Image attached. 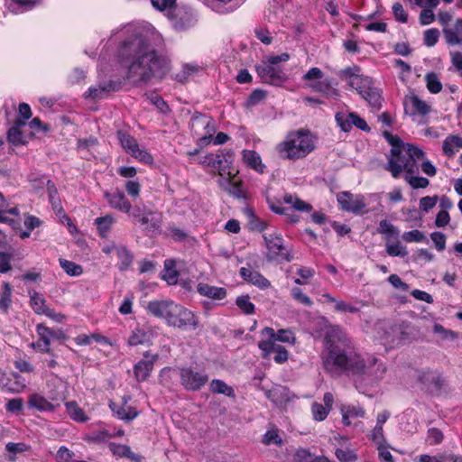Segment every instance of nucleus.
Masks as SVG:
<instances>
[{
	"label": "nucleus",
	"mask_w": 462,
	"mask_h": 462,
	"mask_svg": "<svg viewBox=\"0 0 462 462\" xmlns=\"http://www.w3.org/2000/svg\"><path fill=\"white\" fill-rule=\"evenodd\" d=\"M125 32L127 36L118 47L117 57L126 79L137 84L162 78L170 69V60L160 52L165 45L162 35L153 27L127 28Z\"/></svg>",
	"instance_id": "obj_1"
},
{
	"label": "nucleus",
	"mask_w": 462,
	"mask_h": 462,
	"mask_svg": "<svg viewBox=\"0 0 462 462\" xmlns=\"http://www.w3.org/2000/svg\"><path fill=\"white\" fill-rule=\"evenodd\" d=\"M321 359L324 370L335 377L347 374L379 380L386 373V366L376 357L356 354L350 338L338 326L327 332Z\"/></svg>",
	"instance_id": "obj_2"
},
{
	"label": "nucleus",
	"mask_w": 462,
	"mask_h": 462,
	"mask_svg": "<svg viewBox=\"0 0 462 462\" xmlns=\"http://www.w3.org/2000/svg\"><path fill=\"white\" fill-rule=\"evenodd\" d=\"M425 156V152L420 147L406 143L402 147L391 149L384 169L390 171L394 179L399 178L402 172L418 173L419 162Z\"/></svg>",
	"instance_id": "obj_3"
},
{
	"label": "nucleus",
	"mask_w": 462,
	"mask_h": 462,
	"mask_svg": "<svg viewBox=\"0 0 462 462\" xmlns=\"http://www.w3.org/2000/svg\"><path fill=\"white\" fill-rule=\"evenodd\" d=\"M316 148V138L309 130L290 132L276 146L279 156L284 160L297 161L306 158Z\"/></svg>",
	"instance_id": "obj_4"
},
{
	"label": "nucleus",
	"mask_w": 462,
	"mask_h": 462,
	"mask_svg": "<svg viewBox=\"0 0 462 462\" xmlns=\"http://www.w3.org/2000/svg\"><path fill=\"white\" fill-rule=\"evenodd\" d=\"M290 55L286 52L281 55L267 56L255 65V70L262 82L273 86H282L288 77L280 62H286Z\"/></svg>",
	"instance_id": "obj_5"
},
{
	"label": "nucleus",
	"mask_w": 462,
	"mask_h": 462,
	"mask_svg": "<svg viewBox=\"0 0 462 462\" xmlns=\"http://www.w3.org/2000/svg\"><path fill=\"white\" fill-rule=\"evenodd\" d=\"M189 126L194 135L198 136L197 144L200 147L208 145L216 132L213 119L198 112L192 116Z\"/></svg>",
	"instance_id": "obj_6"
},
{
	"label": "nucleus",
	"mask_w": 462,
	"mask_h": 462,
	"mask_svg": "<svg viewBox=\"0 0 462 462\" xmlns=\"http://www.w3.org/2000/svg\"><path fill=\"white\" fill-rule=\"evenodd\" d=\"M199 324V318L193 311L174 302L168 326L184 330H195Z\"/></svg>",
	"instance_id": "obj_7"
},
{
	"label": "nucleus",
	"mask_w": 462,
	"mask_h": 462,
	"mask_svg": "<svg viewBox=\"0 0 462 462\" xmlns=\"http://www.w3.org/2000/svg\"><path fill=\"white\" fill-rule=\"evenodd\" d=\"M263 238L267 249L265 257L268 261L276 260L278 258L288 262L291 260V256L284 246L282 236L276 229L273 228L270 232H264Z\"/></svg>",
	"instance_id": "obj_8"
},
{
	"label": "nucleus",
	"mask_w": 462,
	"mask_h": 462,
	"mask_svg": "<svg viewBox=\"0 0 462 462\" xmlns=\"http://www.w3.org/2000/svg\"><path fill=\"white\" fill-rule=\"evenodd\" d=\"M117 137L122 147L131 156L143 163H152L153 158L151 153L148 152L145 149H141L137 141L128 133L125 131H118Z\"/></svg>",
	"instance_id": "obj_9"
},
{
	"label": "nucleus",
	"mask_w": 462,
	"mask_h": 462,
	"mask_svg": "<svg viewBox=\"0 0 462 462\" xmlns=\"http://www.w3.org/2000/svg\"><path fill=\"white\" fill-rule=\"evenodd\" d=\"M169 18L177 32H186L194 27L198 22L194 10L188 6L175 7Z\"/></svg>",
	"instance_id": "obj_10"
},
{
	"label": "nucleus",
	"mask_w": 462,
	"mask_h": 462,
	"mask_svg": "<svg viewBox=\"0 0 462 462\" xmlns=\"http://www.w3.org/2000/svg\"><path fill=\"white\" fill-rule=\"evenodd\" d=\"M181 385L188 391H199L208 381V375L205 372H198L190 367H182L180 370Z\"/></svg>",
	"instance_id": "obj_11"
},
{
	"label": "nucleus",
	"mask_w": 462,
	"mask_h": 462,
	"mask_svg": "<svg viewBox=\"0 0 462 462\" xmlns=\"http://www.w3.org/2000/svg\"><path fill=\"white\" fill-rule=\"evenodd\" d=\"M337 75L342 80L346 81L350 88H355L358 93L365 87L371 84L369 78L362 74L361 68L357 65L345 68L339 70Z\"/></svg>",
	"instance_id": "obj_12"
},
{
	"label": "nucleus",
	"mask_w": 462,
	"mask_h": 462,
	"mask_svg": "<svg viewBox=\"0 0 462 462\" xmlns=\"http://www.w3.org/2000/svg\"><path fill=\"white\" fill-rule=\"evenodd\" d=\"M337 200L342 210L356 215L363 213L366 207L364 195H354L349 191L339 192L337 195Z\"/></svg>",
	"instance_id": "obj_13"
},
{
	"label": "nucleus",
	"mask_w": 462,
	"mask_h": 462,
	"mask_svg": "<svg viewBox=\"0 0 462 462\" xmlns=\"http://www.w3.org/2000/svg\"><path fill=\"white\" fill-rule=\"evenodd\" d=\"M234 152L231 150H223L217 153H208L199 157L197 162L203 167H210L214 170L224 171L231 162Z\"/></svg>",
	"instance_id": "obj_14"
},
{
	"label": "nucleus",
	"mask_w": 462,
	"mask_h": 462,
	"mask_svg": "<svg viewBox=\"0 0 462 462\" xmlns=\"http://www.w3.org/2000/svg\"><path fill=\"white\" fill-rule=\"evenodd\" d=\"M335 119L337 125L344 132H349L353 125L365 132L370 131V127L365 120L360 117L356 113L337 112L335 116Z\"/></svg>",
	"instance_id": "obj_15"
},
{
	"label": "nucleus",
	"mask_w": 462,
	"mask_h": 462,
	"mask_svg": "<svg viewBox=\"0 0 462 462\" xmlns=\"http://www.w3.org/2000/svg\"><path fill=\"white\" fill-rule=\"evenodd\" d=\"M157 332L155 328L144 324L138 326L134 328L127 339V344L131 346H136L139 345H152L153 338L156 337Z\"/></svg>",
	"instance_id": "obj_16"
},
{
	"label": "nucleus",
	"mask_w": 462,
	"mask_h": 462,
	"mask_svg": "<svg viewBox=\"0 0 462 462\" xmlns=\"http://www.w3.org/2000/svg\"><path fill=\"white\" fill-rule=\"evenodd\" d=\"M158 359V354H152L150 351H145L143 353V358L139 360L134 365V374L135 379L138 382L146 381L150 377L153 370L154 364Z\"/></svg>",
	"instance_id": "obj_17"
},
{
	"label": "nucleus",
	"mask_w": 462,
	"mask_h": 462,
	"mask_svg": "<svg viewBox=\"0 0 462 462\" xmlns=\"http://www.w3.org/2000/svg\"><path fill=\"white\" fill-rule=\"evenodd\" d=\"M323 72L320 69L314 67L311 68L302 77L303 80L310 81L308 87L314 92H319L328 94L332 89L331 80L326 79L324 80H319L322 79Z\"/></svg>",
	"instance_id": "obj_18"
},
{
	"label": "nucleus",
	"mask_w": 462,
	"mask_h": 462,
	"mask_svg": "<svg viewBox=\"0 0 462 462\" xmlns=\"http://www.w3.org/2000/svg\"><path fill=\"white\" fill-rule=\"evenodd\" d=\"M174 305L173 300H162L149 301L146 307L148 313L155 318L163 319L168 325V320Z\"/></svg>",
	"instance_id": "obj_19"
},
{
	"label": "nucleus",
	"mask_w": 462,
	"mask_h": 462,
	"mask_svg": "<svg viewBox=\"0 0 462 462\" xmlns=\"http://www.w3.org/2000/svg\"><path fill=\"white\" fill-rule=\"evenodd\" d=\"M129 400V397H124L122 404L110 402L109 408L111 409L113 414L116 415L119 420L131 421L138 416V411L136 409L127 404Z\"/></svg>",
	"instance_id": "obj_20"
},
{
	"label": "nucleus",
	"mask_w": 462,
	"mask_h": 462,
	"mask_svg": "<svg viewBox=\"0 0 462 462\" xmlns=\"http://www.w3.org/2000/svg\"><path fill=\"white\" fill-rule=\"evenodd\" d=\"M403 105L405 113L411 116H426L430 112V105L415 95L406 97Z\"/></svg>",
	"instance_id": "obj_21"
},
{
	"label": "nucleus",
	"mask_w": 462,
	"mask_h": 462,
	"mask_svg": "<svg viewBox=\"0 0 462 462\" xmlns=\"http://www.w3.org/2000/svg\"><path fill=\"white\" fill-rule=\"evenodd\" d=\"M104 196L111 208L124 213L130 211L132 205L123 191L116 189L113 192H106Z\"/></svg>",
	"instance_id": "obj_22"
},
{
	"label": "nucleus",
	"mask_w": 462,
	"mask_h": 462,
	"mask_svg": "<svg viewBox=\"0 0 462 462\" xmlns=\"http://www.w3.org/2000/svg\"><path fill=\"white\" fill-rule=\"evenodd\" d=\"M240 276L247 282L264 290L271 286V282L259 272L250 268L242 267L239 270Z\"/></svg>",
	"instance_id": "obj_23"
},
{
	"label": "nucleus",
	"mask_w": 462,
	"mask_h": 462,
	"mask_svg": "<svg viewBox=\"0 0 462 462\" xmlns=\"http://www.w3.org/2000/svg\"><path fill=\"white\" fill-rule=\"evenodd\" d=\"M36 331L39 336V341L36 343V346L42 353H49L51 339L57 337L56 333L44 324H38Z\"/></svg>",
	"instance_id": "obj_24"
},
{
	"label": "nucleus",
	"mask_w": 462,
	"mask_h": 462,
	"mask_svg": "<svg viewBox=\"0 0 462 462\" xmlns=\"http://www.w3.org/2000/svg\"><path fill=\"white\" fill-rule=\"evenodd\" d=\"M136 223H139L145 231L154 233L158 232L161 227L162 217L159 213L150 209Z\"/></svg>",
	"instance_id": "obj_25"
},
{
	"label": "nucleus",
	"mask_w": 462,
	"mask_h": 462,
	"mask_svg": "<svg viewBox=\"0 0 462 462\" xmlns=\"http://www.w3.org/2000/svg\"><path fill=\"white\" fill-rule=\"evenodd\" d=\"M116 89V84L113 81L102 82L97 86L90 87L84 94L85 98H91L93 100H99L107 96L110 91Z\"/></svg>",
	"instance_id": "obj_26"
},
{
	"label": "nucleus",
	"mask_w": 462,
	"mask_h": 462,
	"mask_svg": "<svg viewBox=\"0 0 462 462\" xmlns=\"http://www.w3.org/2000/svg\"><path fill=\"white\" fill-rule=\"evenodd\" d=\"M342 414V423L345 426H350L351 420L356 418H364L365 410L359 404H346L340 407Z\"/></svg>",
	"instance_id": "obj_27"
},
{
	"label": "nucleus",
	"mask_w": 462,
	"mask_h": 462,
	"mask_svg": "<svg viewBox=\"0 0 462 462\" xmlns=\"http://www.w3.org/2000/svg\"><path fill=\"white\" fill-rule=\"evenodd\" d=\"M108 448L116 457H126L133 462H142V457L134 453L131 448L127 445L109 442Z\"/></svg>",
	"instance_id": "obj_28"
},
{
	"label": "nucleus",
	"mask_w": 462,
	"mask_h": 462,
	"mask_svg": "<svg viewBox=\"0 0 462 462\" xmlns=\"http://www.w3.org/2000/svg\"><path fill=\"white\" fill-rule=\"evenodd\" d=\"M263 336L275 341L284 343H294L295 336L291 329H279L277 332L272 328H264L262 331Z\"/></svg>",
	"instance_id": "obj_29"
},
{
	"label": "nucleus",
	"mask_w": 462,
	"mask_h": 462,
	"mask_svg": "<svg viewBox=\"0 0 462 462\" xmlns=\"http://www.w3.org/2000/svg\"><path fill=\"white\" fill-rule=\"evenodd\" d=\"M28 407L42 412L53 411L56 408L54 404L39 393H33L29 396Z\"/></svg>",
	"instance_id": "obj_30"
},
{
	"label": "nucleus",
	"mask_w": 462,
	"mask_h": 462,
	"mask_svg": "<svg viewBox=\"0 0 462 462\" xmlns=\"http://www.w3.org/2000/svg\"><path fill=\"white\" fill-rule=\"evenodd\" d=\"M197 291L200 295L213 300H223L226 296V291L224 288L202 282L198 284Z\"/></svg>",
	"instance_id": "obj_31"
},
{
	"label": "nucleus",
	"mask_w": 462,
	"mask_h": 462,
	"mask_svg": "<svg viewBox=\"0 0 462 462\" xmlns=\"http://www.w3.org/2000/svg\"><path fill=\"white\" fill-rule=\"evenodd\" d=\"M282 200L285 204L289 205L291 208L296 211L310 212L312 210V206L300 199L296 194L285 193Z\"/></svg>",
	"instance_id": "obj_32"
},
{
	"label": "nucleus",
	"mask_w": 462,
	"mask_h": 462,
	"mask_svg": "<svg viewBox=\"0 0 462 462\" xmlns=\"http://www.w3.org/2000/svg\"><path fill=\"white\" fill-rule=\"evenodd\" d=\"M243 160L247 166L259 173H263L265 165L262 162L261 156L255 151L244 150Z\"/></svg>",
	"instance_id": "obj_33"
},
{
	"label": "nucleus",
	"mask_w": 462,
	"mask_h": 462,
	"mask_svg": "<svg viewBox=\"0 0 462 462\" xmlns=\"http://www.w3.org/2000/svg\"><path fill=\"white\" fill-rule=\"evenodd\" d=\"M205 4L214 12L218 14H228L237 8L233 0H205Z\"/></svg>",
	"instance_id": "obj_34"
},
{
	"label": "nucleus",
	"mask_w": 462,
	"mask_h": 462,
	"mask_svg": "<svg viewBox=\"0 0 462 462\" xmlns=\"http://www.w3.org/2000/svg\"><path fill=\"white\" fill-rule=\"evenodd\" d=\"M462 149V137L450 134L443 141L442 151L448 157H452L457 152Z\"/></svg>",
	"instance_id": "obj_35"
},
{
	"label": "nucleus",
	"mask_w": 462,
	"mask_h": 462,
	"mask_svg": "<svg viewBox=\"0 0 462 462\" xmlns=\"http://www.w3.org/2000/svg\"><path fill=\"white\" fill-rule=\"evenodd\" d=\"M446 42L450 45L462 43V19L457 20L453 28L443 30Z\"/></svg>",
	"instance_id": "obj_36"
},
{
	"label": "nucleus",
	"mask_w": 462,
	"mask_h": 462,
	"mask_svg": "<svg viewBox=\"0 0 462 462\" xmlns=\"http://www.w3.org/2000/svg\"><path fill=\"white\" fill-rule=\"evenodd\" d=\"M266 200L268 203V206L270 209L279 215H286L288 216V218L292 223H297L299 221V217L294 214H288V208H284L282 206V203L281 200L266 197Z\"/></svg>",
	"instance_id": "obj_37"
},
{
	"label": "nucleus",
	"mask_w": 462,
	"mask_h": 462,
	"mask_svg": "<svg viewBox=\"0 0 462 462\" xmlns=\"http://www.w3.org/2000/svg\"><path fill=\"white\" fill-rule=\"evenodd\" d=\"M116 254L117 258L119 259V263H118L119 270L125 271L126 269H128L134 260V255L130 252V250L126 246L120 245L117 247V251L116 252Z\"/></svg>",
	"instance_id": "obj_38"
},
{
	"label": "nucleus",
	"mask_w": 462,
	"mask_h": 462,
	"mask_svg": "<svg viewBox=\"0 0 462 462\" xmlns=\"http://www.w3.org/2000/svg\"><path fill=\"white\" fill-rule=\"evenodd\" d=\"M43 295L39 292L33 291L31 294L30 303L35 313L40 315H50L49 308L45 304Z\"/></svg>",
	"instance_id": "obj_39"
},
{
	"label": "nucleus",
	"mask_w": 462,
	"mask_h": 462,
	"mask_svg": "<svg viewBox=\"0 0 462 462\" xmlns=\"http://www.w3.org/2000/svg\"><path fill=\"white\" fill-rule=\"evenodd\" d=\"M360 96L365 98L372 106L376 107L380 105L381 96L377 88L369 85L365 87L359 92Z\"/></svg>",
	"instance_id": "obj_40"
},
{
	"label": "nucleus",
	"mask_w": 462,
	"mask_h": 462,
	"mask_svg": "<svg viewBox=\"0 0 462 462\" xmlns=\"http://www.w3.org/2000/svg\"><path fill=\"white\" fill-rule=\"evenodd\" d=\"M267 397L277 404H282L289 401V391L282 386H277L267 393Z\"/></svg>",
	"instance_id": "obj_41"
},
{
	"label": "nucleus",
	"mask_w": 462,
	"mask_h": 462,
	"mask_svg": "<svg viewBox=\"0 0 462 462\" xmlns=\"http://www.w3.org/2000/svg\"><path fill=\"white\" fill-rule=\"evenodd\" d=\"M176 263L172 259H167L164 261V271L162 279L165 280L169 284H175L178 282V272L175 269Z\"/></svg>",
	"instance_id": "obj_42"
},
{
	"label": "nucleus",
	"mask_w": 462,
	"mask_h": 462,
	"mask_svg": "<svg viewBox=\"0 0 462 462\" xmlns=\"http://www.w3.org/2000/svg\"><path fill=\"white\" fill-rule=\"evenodd\" d=\"M378 233L383 235L386 241H391V238L397 239L400 235L399 229L386 219L380 221Z\"/></svg>",
	"instance_id": "obj_43"
},
{
	"label": "nucleus",
	"mask_w": 462,
	"mask_h": 462,
	"mask_svg": "<svg viewBox=\"0 0 462 462\" xmlns=\"http://www.w3.org/2000/svg\"><path fill=\"white\" fill-rule=\"evenodd\" d=\"M65 406L67 412L73 420L85 422L88 420L84 411L78 405L76 402H68L65 403Z\"/></svg>",
	"instance_id": "obj_44"
},
{
	"label": "nucleus",
	"mask_w": 462,
	"mask_h": 462,
	"mask_svg": "<svg viewBox=\"0 0 462 462\" xmlns=\"http://www.w3.org/2000/svg\"><path fill=\"white\" fill-rule=\"evenodd\" d=\"M210 391L213 393L225 394L228 397L235 396L234 389L227 385L224 381L219 379H213L210 383Z\"/></svg>",
	"instance_id": "obj_45"
},
{
	"label": "nucleus",
	"mask_w": 462,
	"mask_h": 462,
	"mask_svg": "<svg viewBox=\"0 0 462 462\" xmlns=\"http://www.w3.org/2000/svg\"><path fill=\"white\" fill-rule=\"evenodd\" d=\"M115 223V218L112 215H106L105 217H97L95 220L99 235L102 237H106Z\"/></svg>",
	"instance_id": "obj_46"
},
{
	"label": "nucleus",
	"mask_w": 462,
	"mask_h": 462,
	"mask_svg": "<svg viewBox=\"0 0 462 462\" xmlns=\"http://www.w3.org/2000/svg\"><path fill=\"white\" fill-rule=\"evenodd\" d=\"M394 242L386 241L385 243V251L390 256H402L404 257L408 254V251L405 246H403L399 238L394 239Z\"/></svg>",
	"instance_id": "obj_47"
},
{
	"label": "nucleus",
	"mask_w": 462,
	"mask_h": 462,
	"mask_svg": "<svg viewBox=\"0 0 462 462\" xmlns=\"http://www.w3.org/2000/svg\"><path fill=\"white\" fill-rule=\"evenodd\" d=\"M11 296H12V287L9 282H4L2 284V290L0 292V309L4 312H7V310L11 305V302H12Z\"/></svg>",
	"instance_id": "obj_48"
},
{
	"label": "nucleus",
	"mask_w": 462,
	"mask_h": 462,
	"mask_svg": "<svg viewBox=\"0 0 462 462\" xmlns=\"http://www.w3.org/2000/svg\"><path fill=\"white\" fill-rule=\"evenodd\" d=\"M60 267L64 270V272L70 276H79L82 273L83 269L79 264L75 263L74 262L62 259L59 260Z\"/></svg>",
	"instance_id": "obj_49"
},
{
	"label": "nucleus",
	"mask_w": 462,
	"mask_h": 462,
	"mask_svg": "<svg viewBox=\"0 0 462 462\" xmlns=\"http://www.w3.org/2000/svg\"><path fill=\"white\" fill-rule=\"evenodd\" d=\"M236 304L245 315H252L254 313V304L250 301L248 295H241L236 298Z\"/></svg>",
	"instance_id": "obj_50"
},
{
	"label": "nucleus",
	"mask_w": 462,
	"mask_h": 462,
	"mask_svg": "<svg viewBox=\"0 0 462 462\" xmlns=\"http://www.w3.org/2000/svg\"><path fill=\"white\" fill-rule=\"evenodd\" d=\"M412 174L413 173H408L404 175V180L412 189H425L430 185V180L427 178L412 176Z\"/></svg>",
	"instance_id": "obj_51"
},
{
	"label": "nucleus",
	"mask_w": 462,
	"mask_h": 462,
	"mask_svg": "<svg viewBox=\"0 0 462 462\" xmlns=\"http://www.w3.org/2000/svg\"><path fill=\"white\" fill-rule=\"evenodd\" d=\"M110 438H112L111 433L106 430H101L86 435L84 439L88 443H102L107 441Z\"/></svg>",
	"instance_id": "obj_52"
},
{
	"label": "nucleus",
	"mask_w": 462,
	"mask_h": 462,
	"mask_svg": "<svg viewBox=\"0 0 462 462\" xmlns=\"http://www.w3.org/2000/svg\"><path fill=\"white\" fill-rule=\"evenodd\" d=\"M427 88L432 94H438L442 89V84L437 74L431 72L425 76Z\"/></svg>",
	"instance_id": "obj_53"
},
{
	"label": "nucleus",
	"mask_w": 462,
	"mask_h": 462,
	"mask_svg": "<svg viewBox=\"0 0 462 462\" xmlns=\"http://www.w3.org/2000/svg\"><path fill=\"white\" fill-rule=\"evenodd\" d=\"M221 186H223L224 189L234 197L241 198L243 196L242 186L241 183L238 181H234L230 179H226L221 182Z\"/></svg>",
	"instance_id": "obj_54"
},
{
	"label": "nucleus",
	"mask_w": 462,
	"mask_h": 462,
	"mask_svg": "<svg viewBox=\"0 0 462 462\" xmlns=\"http://www.w3.org/2000/svg\"><path fill=\"white\" fill-rule=\"evenodd\" d=\"M330 411L326 408L323 404L319 402H313L311 404V413L314 420L323 421L328 415Z\"/></svg>",
	"instance_id": "obj_55"
},
{
	"label": "nucleus",
	"mask_w": 462,
	"mask_h": 462,
	"mask_svg": "<svg viewBox=\"0 0 462 462\" xmlns=\"http://www.w3.org/2000/svg\"><path fill=\"white\" fill-rule=\"evenodd\" d=\"M177 0H151L152 6L160 11L168 13V17L173 13Z\"/></svg>",
	"instance_id": "obj_56"
},
{
	"label": "nucleus",
	"mask_w": 462,
	"mask_h": 462,
	"mask_svg": "<svg viewBox=\"0 0 462 462\" xmlns=\"http://www.w3.org/2000/svg\"><path fill=\"white\" fill-rule=\"evenodd\" d=\"M279 346L280 345L276 344L275 340L270 338L268 340H262L258 343V347L261 349L264 358L269 357Z\"/></svg>",
	"instance_id": "obj_57"
},
{
	"label": "nucleus",
	"mask_w": 462,
	"mask_h": 462,
	"mask_svg": "<svg viewBox=\"0 0 462 462\" xmlns=\"http://www.w3.org/2000/svg\"><path fill=\"white\" fill-rule=\"evenodd\" d=\"M291 295L293 298V300H295L296 301L304 306L310 307L313 304L311 299L308 295L303 293L302 290L299 287H293L291 290Z\"/></svg>",
	"instance_id": "obj_58"
},
{
	"label": "nucleus",
	"mask_w": 462,
	"mask_h": 462,
	"mask_svg": "<svg viewBox=\"0 0 462 462\" xmlns=\"http://www.w3.org/2000/svg\"><path fill=\"white\" fill-rule=\"evenodd\" d=\"M402 237L406 243H420L427 241L425 235L417 229L404 232Z\"/></svg>",
	"instance_id": "obj_59"
},
{
	"label": "nucleus",
	"mask_w": 462,
	"mask_h": 462,
	"mask_svg": "<svg viewBox=\"0 0 462 462\" xmlns=\"http://www.w3.org/2000/svg\"><path fill=\"white\" fill-rule=\"evenodd\" d=\"M335 456L340 462H353L357 459L356 453L349 448H337Z\"/></svg>",
	"instance_id": "obj_60"
},
{
	"label": "nucleus",
	"mask_w": 462,
	"mask_h": 462,
	"mask_svg": "<svg viewBox=\"0 0 462 462\" xmlns=\"http://www.w3.org/2000/svg\"><path fill=\"white\" fill-rule=\"evenodd\" d=\"M443 433L437 428H430L427 431L426 441L428 444L433 446L438 445L443 440Z\"/></svg>",
	"instance_id": "obj_61"
},
{
	"label": "nucleus",
	"mask_w": 462,
	"mask_h": 462,
	"mask_svg": "<svg viewBox=\"0 0 462 462\" xmlns=\"http://www.w3.org/2000/svg\"><path fill=\"white\" fill-rule=\"evenodd\" d=\"M7 139L14 145H19L23 143V135L18 126H13L8 130Z\"/></svg>",
	"instance_id": "obj_62"
},
{
	"label": "nucleus",
	"mask_w": 462,
	"mask_h": 462,
	"mask_svg": "<svg viewBox=\"0 0 462 462\" xmlns=\"http://www.w3.org/2000/svg\"><path fill=\"white\" fill-rule=\"evenodd\" d=\"M149 210L150 209L143 204H135L134 207L132 206L129 212L125 213L128 214L134 222H137V220Z\"/></svg>",
	"instance_id": "obj_63"
},
{
	"label": "nucleus",
	"mask_w": 462,
	"mask_h": 462,
	"mask_svg": "<svg viewBox=\"0 0 462 462\" xmlns=\"http://www.w3.org/2000/svg\"><path fill=\"white\" fill-rule=\"evenodd\" d=\"M439 32L432 28L424 32V44L428 47H433L439 41Z\"/></svg>",
	"instance_id": "obj_64"
}]
</instances>
